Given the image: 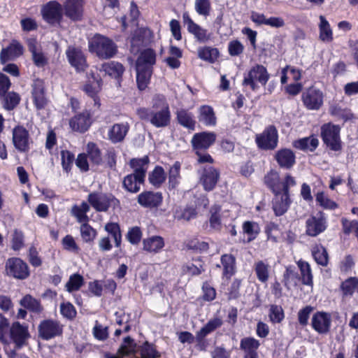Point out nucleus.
<instances>
[{"instance_id": "obj_54", "label": "nucleus", "mask_w": 358, "mask_h": 358, "mask_svg": "<svg viewBox=\"0 0 358 358\" xmlns=\"http://www.w3.org/2000/svg\"><path fill=\"white\" fill-rule=\"evenodd\" d=\"M297 273L295 272L292 266H287L284 273V283L285 287L290 289L292 287H295L297 283Z\"/></svg>"}, {"instance_id": "obj_42", "label": "nucleus", "mask_w": 358, "mask_h": 358, "mask_svg": "<svg viewBox=\"0 0 358 358\" xmlns=\"http://www.w3.org/2000/svg\"><path fill=\"white\" fill-rule=\"evenodd\" d=\"M20 304L29 311L40 313L43 310V307L40 301L29 294L25 295L20 301Z\"/></svg>"}, {"instance_id": "obj_38", "label": "nucleus", "mask_w": 358, "mask_h": 358, "mask_svg": "<svg viewBox=\"0 0 358 358\" xmlns=\"http://www.w3.org/2000/svg\"><path fill=\"white\" fill-rule=\"evenodd\" d=\"M143 182L144 179L131 173L124 178L123 186L128 192L136 193L140 190Z\"/></svg>"}, {"instance_id": "obj_33", "label": "nucleus", "mask_w": 358, "mask_h": 358, "mask_svg": "<svg viewBox=\"0 0 358 358\" xmlns=\"http://www.w3.org/2000/svg\"><path fill=\"white\" fill-rule=\"evenodd\" d=\"M199 120L206 126H215L216 117L213 108L208 105L201 106L199 108Z\"/></svg>"}, {"instance_id": "obj_3", "label": "nucleus", "mask_w": 358, "mask_h": 358, "mask_svg": "<svg viewBox=\"0 0 358 358\" xmlns=\"http://www.w3.org/2000/svg\"><path fill=\"white\" fill-rule=\"evenodd\" d=\"M89 49L94 52L99 57L108 59L112 57L116 53V46L109 38L96 34L89 42Z\"/></svg>"}, {"instance_id": "obj_8", "label": "nucleus", "mask_w": 358, "mask_h": 358, "mask_svg": "<svg viewBox=\"0 0 358 358\" xmlns=\"http://www.w3.org/2000/svg\"><path fill=\"white\" fill-rule=\"evenodd\" d=\"M13 143L16 150L20 152H27L30 150L32 141L28 130L23 126L15 127L12 131Z\"/></svg>"}, {"instance_id": "obj_2", "label": "nucleus", "mask_w": 358, "mask_h": 358, "mask_svg": "<svg viewBox=\"0 0 358 358\" xmlns=\"http://www.w3.org/2000/svg\"><path fill=\"white\" fill-rule=\"evenodd\" d=\"M171 120L168 103L164 98L157 96L153 100L152 110L150 118V123L156 127H166Z\"/></svg>"}, {"instance_id": "obj_20", "label": "nucleus", "mask_w": 358, "mask_h": 358, "mask_svg": "<svg viewBox=\"0 0 358 358\" xmlns=\"http://www.w3.org/2000/svg\"><path fill=\"white\" fill-rule=\"evenodd\" d=\"M38 331L41 338L48 340L60 334L62 328L57 322L48 320L40 324Z\"/></svg>"}, {"instance_id": "obj_10", "label": "nucleus", "mask_w": 358, "mask_h": 358, "mask_svg": "<svg viewBox=\"0 0 358 358\" xmlns=\"http://www.w3.org/2000/svg\"><path fill=\"white\" fill-rule=\"evenodd\" d=\"M255 141L258 147L262 149H275L278 141L277 129L273 126L267 127L262 134L257 135Z\"/></svg>"}, {"instance_id": "obj_29", "label": "nucleus", "mask_w": 358, "mask_h": 358, "mask_svg": "<svg viewBox=\"0 0 358 358\" xmlns=\"http://www.w3.org/2000/svg\"><path fill=\"white\" fill-rule=\"evenodd\" d=\"M129 129V124L127 122L115 124L108 130V138L115 143L120 142L124 138Z\"/></svg>"}, {"instance_id": "obj_57", "label": "nucleus", "mask_w": 358, "mask_h": 358, "mask_svg": "<svg viewBox=\"0 0 358 358\" xmlns=\"http://www.w3.org/2000/svg\"><path fill=\"white\" fill-rule=\"evenodd\" d=\"M313 255L318 264L323 266L328 264V254L326 249L322 246H317L313 250Z\"/></svg>"}, {"instance_id": "obj_45", "label": "nucleus", "mask_w": 358, "mask_h": 358, "mask_svg": "<svg viewBox=\"0 0 358 358\" xmlns=\"http://www.w3.org/2000/svg\"><path fill=\"white\" fill-rule=\"evenodd\" d=\"M265 183L272 189L273 192L280 193L281 180L279 173L275 171H271L264 178Z\"/></svg>"}, {"instance_id": "obj_48", "label": "nucleus", "mask_w": 358, "mask_h": 358, "mask_svg": "<svg viewBox=\"0 0 358 358\" xmlns=\"http://www.w3.org/2000/svg\"><path fill=\"white\" fill-rule=\"evenodd\" d=\"M243 231L248 236V242H250L257 237L260 229L257 223L246 221L243 224Z\"/></svg>"}, {"instance_id": "obj_49", "label": "nucleus", "mask_w": 358, "mask_h": 358, "mask_svg": "<svg viewBox=\"0 0 358 358\" xmlns=\"http://www.w3.org/2000/svg\"><path fill=\"white\" fill-rule=\"evenodd\" d=\"M3 96V106L7 110H13L20 101V95L15 92H10Z\"/></svg>"}, {"instance_id": "obj_34", "label": "nucleus", "mask_w": 358, "mask_h": 358, "mask_svg": "<svg viewBox=\"0 0 358 358\" xmlns=\"http://www.w3.org/2000/svg\"><path fill=\"white\" fill-rule=\"evenodd\" d=\"M176 119L181 126L191 130L194 129L196 121L194 115L187 110L178 109L176 112Z\"/></svg>"}, {"instance_id": "obj_18", "label": "nucleus", "mask_w": 358, "mask_h": 358, "mask_svg": "<svg viewBox=\"0 0 358 358\" xmlns=\"http://www.w3.org/2000/svg\"><path fill=\"white\" fill-rule=\"evenodd\" d=\"M162 201V194L159 192L145 191L138 196V203L144 208H157L161 205Z\"/></svg>"}, {"instance_id": "obj_50", "label": "nucleus", "mask_w": 358, "mask_h": 358, "mask_svg": "<svg viewBox=\"0 0 358 358\" xmlns=\"http://www.w3.org/2000/svg\"><path fill=\"white\" fill-rule=\"evenodd\" d=\"M316 202L322 208L334 210L338 207L337 203L329 198L324 192H319L315 194Z\"/></svg>"}, {"instance_id": "obj_44", "label": "nucleus", "mask_w": 358, "mask_h": 358, "mask_svg": "<svg viewBox=\"0 0 358 358\" xmlns=\"http://www.w3.org/2000/svg\"><path fill=\"white\" fill-rule=\"evenodd\" d=\"M297 265L301 271L303 284L313 287V274L310 264L305 261L299 260L297 262Z\"/></svg>"}, {"instance_id": "obj_53", "label": "nucleus", "mask_w": 358, "mask_h": 358, "mask_svg": "<svg viewBox=\"0 0 358 358\" xmlns=\"http://www.w3.org/2000/svg\"><path fill=\"white\" fill-rule=\"evenodd\" d=\"M80 235L83 241L86 243L92 242L96 236V231L90 224L83 223L80 228Z\"/></svg>"}, {"instance_id": "obj_16", "label": "nucleus", "mask_w": 358, "mask_h": 358, "mask_svg": "<svg viewBox=\"0 0 358 358\" xmlns=\"http://www.w3.org/2000/svg\"><path fill=\"white\" fill-rule=\"evenodd\" d=\"M69 127L73 131L84 133L91 126L92 115L90 111L84 110L69 120Z\"/></svg>"}, {"instance_id": "obj_59", "label": "nucleus", "mask_w": 358, "mask_h": 358, "mask_svg": "<svg viewBox=\"0 0 358 358\" xmlns=\"http://www.w3.org/2000/svg\"><path fill=\"white\" fill-rule=\"evenodd\" d=\"M180 164L179 162H176L169 169V184L170 185L174 188L178 185L180 180Z\"/></svg>"}, {"instance_id": "obj_25", "label": "nucleus", "mask_w": 358, "mask_h": 358, "mask_svg": "<svg viewBox=\"0 0 358 358\" xmlns=\"http://www.w3.org/2000/svg\"><path fill=\"white\" fill-rule=\"evenodd\" d=\"M259 341L252 337L241 339L240 348L244 352V358H258Z\"/></svg>"}, {"instance_id": "obj_27", "label": "nucleus", "mask_w": 358, "mask_h": 358, "mask_svg": "<svg viewBox=\"0 0 358 358\" xmlns=\"http://www.w3.org/2000/svg\"><path fill=\"white\" fill-rule=\"evenodd\" d=\"M28 48L31 53L34 63L38 67H43L47 64V57L42 52L41 45L35 39L28 41Z\"/></svg>"}, {"instance_id": "obj_23", "label": "nucleus", "mask_w": 358, "mask_h": 358, "mask_svg": "<svg viewBox=\"0 0 358 358\" xmlns=\"http://www.w3.org/2000/svg\"><path fill=\"white\" fill-rule=\"evenodd\" d=\"M219 178V173L211 166H208L203 169L200 178V181L204 189L207 191L212 190Z\"/></svg>"}, {"instance_id": "obj_24", "label": "nucleus", "mask_w": 358, "mask_h": 358, "mask_svg": "<svg viewBox=\"0 0 358 358\" xmlns=\"http://www.w3.org/2000/svg\"><path fill=\"white\" fill-rule=\"evenodd\" d=\"M275 159L278 165L283 169H290L296 162L294 152L287 148L280 149L275 152Z\"/></svg>"}, {"instance_id": "obj_1", "label": "nucleus", "mask_w": 358, "mask_h": 358, "mask_svg": "<svg viewBox=\"0 0 358 358\" xmlns=\"http://www.w3.org/2000/svg\"><path fill=\"white\" fill-rule=\"evenodd\" d=\"M7 343H1L5 352L9 358H15L16 351L27 344L30 337L27 324L14 322L5 333Z\"/></svg>"}, {"instance_id": "obj_52", "label": "nucleus", "mask_w": 358, "mask_h": 358, "mask_svg": "<svg viewBox=\"0 0 358 358\" xmlns=\"http://www.w3.org/2000/svg\"><path fill=\"white\" fill-rule=\"evenodd\" d=\"M255 270L258 280L262 282H266L269 278L268 265L262 261L257 262L255 266Z\"/></svg>"}, {"instance_id": "obj_43", "label": "nucleus", "mask_w": 358, "mask_h": 358, "mask_svg": "<svg viewBox=\"0 0 358 358\" xmlns=\"http://www.w3.org/2000/svg\"><path fill=\"white\" fill-rule=\"evenodd\" d=\"M223 266V276L229 279L235 273V258L231 255H224L221 257Z\"/></svg>"}, {"instance_id": "obj_64", "label": "nucleus", "mask_w": 358, "mask_h": 358, "mask_svg": "<svg viewBox=\"0 0 358 358\" xmlns=\"http://www.w3.org/2000/svg\"><path fill=\"white\" fill-rule=\"evenodd\" d=\"M142 358H158L160 357V353L157 351L154 345L145 343L141 350Z\"/></svg>"}, {"instance_id": "obj_15", "label": "nucleus", "mask_w": 358, "mask_h": 358, "mask_svg": "<svg viewBox=\"0 0 358 358\" xmlns=\"http://www.w3.org/2000/svg\"><path fill=\"white\" fill-rule=\"evenodd\" d=\"M306 234L310 236H316L324 231L327 227V219L320 213L315 216L309 217L306 222Z\"/></svg>"}, {"instance_id": "obj_28", "label": "nucleus", "mask_w": 358, "mask_h": 358, "mask_svg": "<svg viewBox=\"0 0 358 358\" xmlns=\"http://www.w3.org/2000/svg\"><path fill=\"white\" fill-rule=\"evenodd\" d=\"M143 250L149 253H159L165 245L164 240L159 236H152L143 239Z\"/></svg>"}, {"instance_id": "obj_19", "label": "nucleus", "mask_w": 358, "mask_h": 358, "mask_svg": "<svg viewBox=\"0 0 358 358\" xmlns=\"http://www.w3.org/2000/svg\"><path fill=\"white\" fill-rule=\"evenodd\" d=\"M216 140L214 132L203 131L195 134L192 139L193 148L196 150H206L211 146Z\"/></svg>"}, {"instance_id": "obj_40", "label": "nucleus", "mask_w": 358, "mask_h": 358, "mask_svg": "<svg viewBox=\"0 0 358 358\" xmlns=\"http://www.w3.org/2000/svg\"><path fill=\"white\" fill-rule=\"evenodd\" d=\"M156 62V54L152 49H146L141 52L137 61L136 65L150 67L152 69V66L155 64Z\"/></svg>"}, {"instance_id": "obj_4", "label": "nucleus", "mask_w": 358, "mask_h": 358, "mask_svg": "<svg viewBox=\"0 0 358 358\" xmlns=\"http://www.w3.org/2000/svg\"><path fill=\"white\" fill-rule=\"evenodd\" d=\"M341 127L338 125L327 123L321 127V136L324 143L331 150L338 151L341 149L340 137Z\"/></svg>"}, {"instance_id": "obj_14", "label": "nucleus", "mask_w": 358, "mask_h": 358, "mask_svg": "<svg viewBox=\"0 0 358 358\" xmlns=\"http://www.w3.org/2000/svg\"><path fill=\"white\" fill-rule=\"evenodd\" d=\"M88 201L97 211H106L117 200L111 194L91 193L88 196Z\"/></svg>"}, {"instance_id": "obj_31", "label": "nucleus", "mask_w": 358, "mask_h": 358, "mask_svg": "<svg viewBox=\"0 0 358 358\" xmlns=\"http://www.w3.org/2000/svg\"><path fill=\"white\" fill-rule=\"evenodd\" d=\"M317 24L319 29V39L324 43H331L334 40L333 30L326 17L323 15L319 17Z\"/></svg>"}, {"instance_id": "obj_11", "label": "nucleus", "mask_w": 358, "mask_h": 358, "mask_svg": "<svg viewBox=\"0 0 358 358\" xmlns=\"http://www.w3.org/2000/svg\"><path fill=\"white\" fill-rule=\"evenodd\" d=\"M6 271L8 275L17 279H25L29 275L27 264L17 257L9 258L6 261Z\"/></svg>"}, {"instance_id": "obj_26", "label": "nucleus", "mask_w": 358, "mask_h": 358, "mask_svg": "<svg viewBox=\"0 0 358 358\" xmlns=\"http://www.w3.org/2000/svg\"><path fill=\"white\" fill-rule=\"evenodd\" d=\"M66 55L69 63L77 71H84L87 66L86 59L83 52L74 48H69L66 50Z\"/></svg>"}, {"instance_id": "obj_7", "label": "nucleus", "mask_w": 358, "mask_h": 358, "mask_svg": "<svg viewBox=\"0 0 358 358\" xmlns=\"http://www.w3.org/2000/svg\"><path fill=\"white\" fill-rule=\"evenodd\" d=\"M301 99L308 110H317L323 105L324 94L320 90L310 87L303 92Z\"/></svg>"}, {"instance_id": "obj_58", "label": "nucleus", "mask_w": 358, "mask_h": 358, "mask_svg": "<svg viewBox=\"0 0 358 358\" xmlns=\"http://www.w3.org/2000/svg\"><path fill=\"white\" fill-rule=\"evenodd\" d=\"M194 9L199 15H209L211 10L210 0H195Z\"/></svg>"}, {"instance_id": "obj_6", "label": "nucleus", "mask_w": 358, "mask_h": 358, "mask_svg": "<svg viewBox=\"0 0 358 358\" xmlns=\"http://www.w3.org/2000/svg\"><path fill=\"white\" fill-rule=\"evenodd\" d=\"M269 78V74L266 69L259 64L253 66L245 76L243 84L249 85L252 90H255L258 87V83L265 85Z\"/></svg>"}, {"instance_id": "obj_46", "label": "nucleus", "mask_w": 358, "mask_h": 358, "mask_svg": "<svg viewBox=\"0 0 358 358\" xmlns=\"http://www.w3.org/2000/svg\"><path fill=\"white\" fill-rule=\"evenodd\" d=\"M358 287V279L356 277H350L343 281L341 285V289L344 296H352Z\"/></svg>"}, {"instance_id": "obj_30", "label": "nucleus", "mask_w": 358, "mask_h": 358, "mask_svg": "<svg viewBox=\"0 0 358 358\" xmlns=\"http://www.w3.org/2000/svg\"><path fill=\"white\" fill-rule=\"evenodd\" d=\"M290 199L287 193H275L273 201V209L277 216L283 215L288 209Z\"/></svg>"}, {"instance_id": "obj_32", "label": "nucleus", "mask_w": 358, "mask_h": 358, "mask_svg": "<svg viewBox=\"0 0 358 358\" xmlns=\"http://www.w3.org/2000/svg\"><path fill=\"white\" fill-rule=\"evenodd\" d=\"M319 145V140L316 136L312 135L308 137L299 138L293 141L292 145L303 151H314Z\"/></svg>"}, {"instance_id": "obj_21", "label": "nucleus", "mask_w": 358, "mask_h": 358, "mask_svg": "<svg viewBox=\"0 0 358 358\" xmlns=\"http://www.w3.org/2000/svg\"><path fill=\"white\" fill-rule=\"evenodd\" d=\"M23 53V47L16 41H13L10 44L3 48L0 53V61L1 64H6L8 61L14 60Z\"/></svg>"}, {"instance_id": "obj_35", "label": "nucleus", "mask_w": 358, "mask_h": 358, "mask_svg": "<svg viewBox=\"0 0 358 358\" xmlns=\"http://www.w3.org/2000/svg\"><path fill=\"white\" fill-rule=\"evenodd\" d=\"M152 74V69L150 67L136 65V82L139 90H145Z\"/></svg>"}, {"instance_id": "obj_22", "label": "nucleus", "mask_w": 358, "mask_h": 358, "mask_svg": "<svg viewBox=\"0 0 358 358\" xmlns=\"http://www.w3.org/2000/svg\"><path fill=\"white\" fill-rule=\"evenodd\" d=\"M83 0H66L64 5L65 15L73 20H78L83 16Z\"/></svg>"}, {"instance_id": "obj_47", "label": "nucleus", "mask_w": 358, "mask_h": 358, "mask_svg": "<svg viewBox=\"0 0 358 358\" xmlns=\"http://www.w3.org/2000/svg\"><path fill=\"white\" fill-rule=\"evenodd\" d=\"M149 181L155 187H159L166 179V173L160 166H157L149 175Z\"/></svg>"}, {"instance_id": "obj_41", "label": "nucleus", "mask_w": 358, "mask_h": 358, "mask_svg": "<svg viewBox=\"0 0 358 358\" xmlns=\"http://www.w3.org/2000/svg\"><path fill=\"white\" fill-rule=\"evenodd\" d=\"M219 56V50L215 48L203 47L198 49V57L209 63H214Z\"/></svg>"}, {"instance_id": "obj_63", "label": "nucleus", "mask_w": 358, "mask_h": 358, "mask_svg": "<svg viewBox=\"0 0 358 358\" xmlns=\"http://www.w3.org/2000/svg\"><path fill=\"white\" fill-rule=\"evenodd\" d=\"M24 247V234L21 231L15 230L11 239V248L13 250H20Z\"/></svg>"}, {"instance_id": "obj_56", "label": "nucleus", "mask_w": 358, "mask_h": 358, "mask_svg": "<svg viewBox=\"0 0 358 358\" xmlns=\"http://www.w3.org/2000/svg\"><path fill=\"white\" fill-rule=\"evenodd\" d=\"M84 279L79 274L71 275L66 284V289L69 292L78 290L83 285Z\"/></svg>"}, {"instance_id": "obj_60", "label": "nucleus", "mask_w": 358, "mask_h": 358, "mask_svg": "<svg viewBox=\"0 0 358 358\" xmlns=\"http://www.w3.org/2000/svg\"><path fill=\"white\" fill-rule=\"evenodd\" d=\"M245 50L243 44L238 39L229 41L228 44L229 54L232 57L241 55Z\"/></svg>"}, {"instance_id": "obj_61", "label": "nucleus", "mask_w": 358, "mask_h": 358, "mask_svg": "<svg viewBox=\"0 0 358 358\" xmlns=\"http://www.w3.org/2000/svg\"><path fill=\"white\" fill-rule=\"evenodd\" d=\"M87 152L89 157L93 163L98 164L101 162L100 150L94 143H89L87 144Z\"/></svg>"}, {"instance_id": "obj_17", "label": "nucleus", "mask_w": 358, "mask_h": 358, "mask_svg": "<svg viewBox=\"0 0 358 358\" xmlns=\"http://www.w3.org/2000/svg\"><path fill=\"white\" fill-rule=\"evenodd\" d=\"M32 99L34 106L38 110L43 109L47 105L48 100L45 94L43 80L36 79L32 84Z\"/></svg>"}, {"instance_id": "obj_13", "label": "nucleus", "mask_w": 358, "mask_h": 358, "mask_svg": "<svg viewBox=\"0 0 358 358\" xmlns=\"http://www.w3.org/2000/svg\"><path fill=\"white\" fill-rule=\"evenodd\" d=\"M182 20L184 24L187 27V31L194 36L197 41L205 43L210 40V34L207 29L194 22L188 12L182 13Z\"/></svg>"}, {"instance_id": "obj_37", "label": "nucleus", "mask_w": 358, "mask_h": 358, "mask_svg": "<svg viewBox=\"0 0 358 358\" xmlns=\"http://www.w3.org/2000/svg\"><path fill=\"white\" fill-rule=\"evenodd\" d=\"M149 159L147 156L140 159H132L130 161V166L134 170L133 174L138 176L140 178L144 179Z\"/></svg>"}, {"instance_id": "obj_5", "label": "nucleus", "mask_w": 358, "mask_h": 358, "mask_svg": "<svg viewBox=\"0 0 358 358\" xmlns=\"http://www.w3.org/2000/svg\"><path fill=\"white\" fill-rule=\"evenodd\" d=\"M102 89V80L99 76L91 72L87 74V80L82 87L83 91L94 101V106H101L99 94Z\"/></svg>"}, {"instance_id": "obj_51", "label": "nucleus", "mask_w": 358, "mask_h": 358, "mask_svg": "<svg viewBox=\"0 0 358 358\" xmlns=\"http://www.w3.org/2000/svg\"><path fill=\"white\" fill-rule=\"evenodd\" d=\"M289 73L292 78L294 81H298L301 78V70L296 69L294 66H287L282 70V76L280 81L282 84H285L287 82L288 78L287 74Z\"/></svg>"}, {"instance_id": "obj_39", "label": "nucleus", "mask_w": 358, "mask_h": 358, "mask_svg": "<svg viewBox=\"0 0 358 358\" xmlns=\"http://www.w3.org/2000/svg\"><path fill=\"white\" fill-rule=\"evenodd\" d=\"M222 325V320L220 317H214L210 320L196 334L199 339H202L208 334L214 331Z\"/></svg>"}, {"instance_id": "obj_12", "label": "nucleus", "mask_w": 358, "mask_h": 358, "mask_svg": "<svg viewBox=\"0 0 358 358\" xmlns=\"http://www.w3.org/2000/svg\"><path fill=\"white\" fill-rule=\"evenodd\" d=\"M332 318L329 313L317 311L313 315L311 327L319 334H327L331 327Z\"/></svg>"}, {"instance_id": "obj_55", "label": "nucleus", "mask_w": 358, "mask_h": 358, "mask_svg": "<svg viewBox=\"0 0 358 358\" xmlns=\"http://www.w3.org/2000/svg\"><path fill=\"white\" fill-rule=\"evenodd\" d=\"M220 210L221 208L217 205H214L210 208V216L209 218L210 226L211 228L215 230H218L221 227V221L220 216Z\"/></svg>"}, {"instance_id": "obj_9", "label": "nucleus", "mask_w": 358, "mask_h": 358, "mask_svg": "<svg viewBox=\"0 0 358 358\" xmlns=\"http://www.w3.org/2000/svg\"><path fill=\"white\" fill-rule=\"evenodd\" d=\"M43 19L49 24L59 23L62 19V5L57 1L44 4L41 10Z\"/></svg>"}, {"instance_id": "obj_36", "label": "nucleus", "mask_w": 358, "mask_h": 358, "mask_svg": "<svg viewBox=\"0 0 358 358\" xmlns=\"http://www.w3.org/2000/svg\"><path fill=\"white\" fill-rule=\"evenodd\" d=\"M100 70L112 78H119L123 74L124 68L122 64L111 61L103 64Z\"/></svg>"}, {"instance_id": "obj_62", "label": "nucleus", "mask_w": 358, "mask_h": 358, "mask_svg": "<svg viewBox=\"0 0 358 358\" xmlns=\"http://www.w3.org/2000/svg\"><path fill=\"white\" fill-rule=\"evenodd\" d=\"M284 311L281 306L273 305L270 308L269 318L273 323H279L284 319Z\"/></svg>"}]
</instances>
